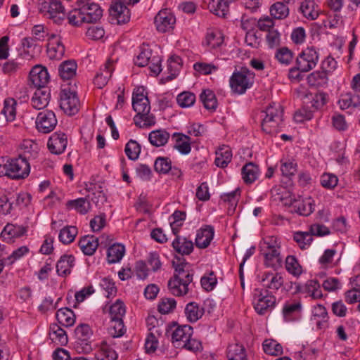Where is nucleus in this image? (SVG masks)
Here are the masks:
<instances>
[{"instance_id":"79ce46f5","label":"nucleus","mask_w":360,"mask_h":360,"mask_svg":"<svg viewBox=\"0 0 360 360\" xmlns=\"http://www.w3.org/2000/svg\"><path fill=\"white\" fill-rule=\"evenodd\" d=\"M185 314L190 322H195L202 317L204 309L200 308L195 302H190L185 308Z\"/></svg>"},{"instance_id":"2f4dec72","label":"nucleus","mask_w":360,"mask_h":360,"mask_svg":"<svg viewBox=\"0 0 360 360\" xmlns=\"http://www.w3.org/2000/svg\"><path fill=\"white\" fill-rule=\"evenodd\" d=\"M229 360H247V355L243 345L238 343L230 344L227 348Z\"/></svg>"},{"instance_id":"58836bf2","label":"nucleus","mask_w":360,"mask_h":360,"mask_svg":"<svg viewBox=\"0 0 360 360\" xmlns=\"http://www.w3.org/2000/svg\"><path fill=\"white\" fill-rule=\"evenodd\" d=\"M309 85L313 86H321L327 84L328 73L326 70L315 71L307 76Z\"/></svg>"},{"instance_id":"a19ab883","label":"nucleus","mask_w":360,"mask_h":360,"mask_svg":"<svg viewBox=\"0 0 360 360\" xmlns=\"http://www.w3.org/2000/svg\"><path fill=\"white\" fill-rule=\"evenodd\" d=\"M188 285H186L181 281L171 278L168 281L169 292L174 296H183L188 291Z\"/></svg>"},{"instance_id":"69168bd1","label":"nucleus","mask_w":360,"mask_h":360,"mask_svg":"<svg viewBox=\"0 0 360 360\" xmlns=\"http://www.w3.org/2000/svg\"><path fill=\"white\" fill-rule=\"evenodd\" d=\"M29 248L27 246H21L14 250L11 255L4 258V262L7 265L13 264L16 260L20 259L25 255L28 253Z\"/></svg>"},{"instance_id":"4be33fe9","label":"nucleus","mask_w":360,"mask_h":360,"mask_svg":"<svg viewBox=\"0 0 360 360\" xmlns=\"http://www.w3.org/2000/svg\"><path fill=\"white\" fill-rule=\"evenodd\" d=\"M174 250L181 255H188L193 250V243L185 237L176 236L172 242Z\"/></svg>"},{"instance_id":"1a4fd4ad","label":"nucleus","mask_w":360,"mask_h":360,"mask_svg":"<svg viewBox=\"0 0 360 360\" xmlns=\"http://www.w3.org/2000/svg\"><path fill=\"white\" fill-rule=\"evenodd\" d=\"M8 177L13 179H25L30 172V162L15 158L8 159Z\"/></svg>"},{"instance_id":"aec40b11","label":"nucleus","mask_w":360,"mask_h":360,"mask_svg":"<svg viewBox=\"0 0 360 360\" xmlns=\"http://www.w3.org/2000/svg\"><path fill=\"white\" fill-rule=\"evenodd\" d=\"M50 96L49 88L37 89L32 98V106L37 110L44 108L49 104Z\"/></svg>"},{"instance_id":"5fc2aeb1","label":"nucleus","mask_w":360,"mask_h":360,"mask_svg":"<svg viewBox=\"0 0 360 360\" xmlns=\"http://www.w3.org/2000/svg\"><path fill=\"white\" fill-rule=\"evenodd\" d=\"M153 53L148 46H143L139 54L135 60V64L139 67H145L150 64V61L153 58Z\"/></svg>"},{"instance_id":"49530a36","label":"nucleus","mask_w":360,"mask_h":360,"mask_svg":"<svg viewBox=\"0 0 360 360\" xmlns=\"http://www.w3.org/2000/svg\"><path fill=\"white\" fill-rule=\"evenodd\" d=\"M68 20L70 25L77 27L80 26L83 23H86L79 5H77V7L69 13Z\"/></svg>"},{"instance_id":"09e8293b","label":"nucleus","mask_w":360,"mask_h":360,"mask_svg":"<svg viewBox=\"0 0 360 360\" xmlns=\"http://www.w3.org/2000/svg\"><path fill=\"white\" fill-rule=\"evenodd\" d=\"M110 319V325L108 328V333L112 338H119L124 335L125 328L123 319Z\"/></svg>"},{"instance_id":"bf43d9fd","label":"nucleus","mask_w":360,"mask_h":360,"mask_svg":"<svg viewBox=\"0 0 360 360\" xmlns=\"http://www.w3.org/2000/svg\"><path fill=\"white\" fill-rule=\"evenodd\" d=\"M314 319L316 318H321V320H317L316 324L319 328H322V326L327 322L328 320V312L325 307L321 304L315 306L312 311Z\"/></svg>"},{"instance_id":"052dcab7","label":"nucleus","mask_w":360,"mask_h":360,"mask_svg":"<svg viewBox=\"0 0 360 360\" xmlns=\"http://www.w3.org/2000/svg\"><path fill=\"white\" fill-rule=\"evenodd\" d=\"M176 101L181 108H188L194 104L195 96L191 92L185 91L177 96Z\"/></svg>"},{"instance_id":"6e6552de","label":"nucleus","mask_w":360,"mask_h":360,"mask_svg":"<svg viewBox=\"0 0 360 360\" xmlns=\"http://www.w3.org/2000/svg\"><path fill=\"white\" fill-rule=\"evenodd\" d=\"M319 60V54L313 47L302 51L296 58V65L300 72H306L316 67Z\"/></svg>"},{"instance_id":"37998d69","label":"nucleus","mask_w":360,"mask_h":360,"mask_svg":"<svg viewBox=\"0 0 360 360\" xmlns=\"http://www.w3.org/2000/svg\"><path fill=\"white\" fill-rule=\"evenodd\" d=\"M270 13L275 19H284L289 14V8L284 2H276L271 6Z\"/></svg>"},{"instance_id":"7c9ffc66","label":"nucleus","mask_w":360,"mask_h":360,"mask_svg":"<svg viewBox=\"0 0 360 360\" xmlns=\"http://www.w3.org/2000/svg\"><path fill=\"white\" fill-rule=\"evenodd\" d=\"M125 252V248L120 243L111 245L107 252V259L108 263L114 264L120 262Z\"/></svg>"},{"instance_id":"bb28decb","label":"nucleus","mask_w":360,"mask_h":360,"mask_svg":"<svg viewBox=\"0 0 360 360\" xmlns=\"http://www.w3.org/2000/svg\"><path fill=\"white\" fill-rule=\"evenodd\" d=\"M56 319L60 325L70 327L75 322V315L72 309L68 307L61 308L56 312Z\"/></svg>"},{"instance_id":"c85d7f7f","label":"nucleus","mask_w":360,"mask_h":360,"mask_svg":"<svg viewBox=\"0 0 360 360\" xmlns=\"http://www.w3.org/2000/svg\"><path fill=\"white\" fill-rule=\"evenodd\" d=\"M75 257L72 255H65L60 257L56 264V271L59 276L70 274L74 266Z\"/></svg>"},{"instance_id":"423d86ee","label":"nucleus","mask_w":360,"mask_h":360,"mask_svg":"<svg viewBox=\"0 0 360 360\" xmlns=\"http://www.w3.org/2000/svg\"><path fill=\"white\" fill-rule=\"evenodd\" d=\"M254 74L247 68H242L240 71L234 72L230 78V86L234 93L244 94L250 88L253 83Z\"/></svg>"},{"instance_id":"c03bdc74","label":"nucleus","mask_w":360,"mask_h":360,"mask_svg":"<svg viewBox=\"0 0 360 360\" xmlns=\"http://www.w3.org/2000/svg\"><path fill=\"white\" fill-rule=\"evenodd\" d=\"M51 333V339L53 341H58L61 345H65L68 343V335L66 332L57 324H52L50 327Z\"/></svg>"},{"instance_id":"0e129e2a","label":"nucleus","mask_w":360,"mask_h":360,"mask_svg":"<svg viewBox=\"0 0 360 360\" xmlns=\"http://www.w3.org/2000/svg\"><path fill=\"white\" fill-rule=\"evenodd\" d=\"M75 335L82 342L87 341L92 335V331L87 324H80L75 328Z\"/></svg>"},{"instance_id":"de8ad7c7","label":"nucleus","mask_w":360,"mask_h":360,"mask_svg":"<svg viewBox=\"0 0 360 360\" xmlns=\"http://www.w3.org/2000/svg\"><path fill=\"white\" fill-rule=\"evenodd\" d=\"M96 358L97 360H116L117 354L106 343H103L96 353Z\"/></svg>"},{"instance_id":"dca6fc26","label":"nucleus","mask_w":360,"mask_h":360,"mask_svg":"<svg viewBox=\"0 0 360 360\" xmlns=\"http://www.w3.org/2000/svg\"><path fill=\"white\" fill-rule=\"evenodd\" d=\"M47 53L51 59L60 60L65 54V46L62 43L61 37L56 34L49 35Z\"/></svg>"},{"instance_id":"7ed1b4c3","label":"nucleus","mask_w":360,"mask_h":360,"mask_svg":"<svg viewBox=\"0 0 360 360\" xmlns=\"http://www.w3.org/2000/svg\"><path fill=\"white\" fill-rule=\"evenodd\" d=\"M283 111L282 106L274 103L262 111V131L266 134L277 133V128L283 121Z\"/></svg>"},{"instance_id":"412c9836","label":"nucleus","mask_w":360,"mask_h":360,"mask_svg":"<svg viewBox=\"0 0 360 360\" xmlns=\"http://www.w3.org/2000/svg\"><path fill=\"white\" fill-rule=\"evenodd\" d=\"M214 233V229L211 226L200 229L196 235L195 245L199 248H207L213 239Z\"/></svg>"},{"instance_id":"393cba45","label":"nucleus","mask_w":360,"mask_h":360,"mask_svg":"<svg viewBox=\"0 0 360 360\" xmlns=\"http://www.w3.org/2000/svg\"><path fill=\"white\" fill-rule=\"evenodd\" d=\"M98 245V240L94 236H86L79 241V246L84 254L92 255Z\"/></svg>"},{"instance_id":"a211bd4d","label":"nucleus","mask_w":360,"mask_h":360,"mask_svg":"<svg viewBox=\"0 0 360 360\" xmlns=\"http://www.w3.org/2000/svg\"><path fill=\"white\" fill-rule=\"evenodd\" d=\"M290 212L302 216H309L314 210V200L311 198L290 200Z\"/></svg>"},{"instance_id":"338daca9","label":"nucleus","mask_w":360,"mask_h":360,"mask_svg":"<svg viewBox=\"0 0 360 360\" xmlns=\"http://www.w3.org/2000/svg\"><path fill=\"white\" fill-rule=\"evenodd\" d=\"M222 41L223 39L220 33L217 34L214 32H210L207 34L205 43L212 49H216L221 44Z\"/></svg>"},{"instance_id":"6ab92c4d","label":"nucleus","mask_w":360,"mask_h":360,"mask_svg":"<svg viewBox=\"0 0 360 360\" xmlns=\"http://www.w3.org/2000/svg\"><path fill=\"white\" fill-rule=\"evenodd\" d=\"M49 80L47 70L40 65L34 66L30 72V81L37 89L48 88L46 86Z\"/></svg>"},{"instance_id":"774afa93","label":"nucleus","mask_w":360,"mask_h":360,"mask_svg":"<svg viewBox=\"0 0 360 360\" xmlns=\"http://www.w3.org/2000/svg\"><path fill=\"white\" fill-rule=\"evenodd\" d=\"M176 302L173 298H162L158 304V310L165 314L171 312L176 307Z\"/></svg>"},{"instance_id":"f03ea898","label":"nucleus","mask_w":360,"mask_h":360,"mask_svg":"<svg viewBox=\"0 0 360 360\" xmlns=\"http://www.w3.org/2000/svg\"><path fill=\"white\" fill-rule=\"evenodd\" d=\"M193 328L189 325H174L167 329L166 334L171 337V342L176 348L185 349L192 352H200L202 349L201 342L193 338Z\"/></svg>"},{"instance_id":"13d9d810","label":"nucleus","mask_w":360,"mask_h":360,"mask_svg":"<svg viewBox=\"0 0 360 360\" xmlns=\"http://www.w3.org/2000/svg\"><path fill=\"white\" fill-rule=\"evenodd\" d=\"M124 151L129 159L136 160L140 154L141 146L136 141L131 139L126 144Z\"/></svg>"},{"instance_id":"4d7b16f0","label":"nucleus","mask_w":360,"mask_h":360,"mask_svg":"<svg viewBox=\"0 0 360 360\" xmlns=\"http://www.w3.org/2000/svg\"><path fill=\"white\" fill-rule=\"evenodd\" d=\"M275 58L283 65H289L293 58L292 52L287 47H281L276 50Z\"/></svg>"},{"instance_id":"e2e57ef3","label":"nucleus","mask_w":360,"mask_h":360,"mask_svg":"<svg viewBox=\"0 0 360 360\" xmlns=\"http://www.w3.org/2000/svg\"><path fill=\"white\" fill-rule=\"evenodd\" d=\"M172 162L168 158H158L154 163L155 170L158 173L166 174L172 169Z\"/></svg>"},{"instance_id":"864d4df0","label":"nucleus","mask_w":360,"mask_h":360,"mask_svg":"<svg viewBox=\"0 0 360 360\" xmlns=\"http://www.w3.org/2000/svg\"><path fill=\"white\" fill-rule=\"evenodd\" d=\"M263 349L266 354L271 356H278L283 354V347L276 341L265 340L263 343Z\"/></svg>"},{"instance_id":"8fccbe9b","label":"nucleus","mask_w":360,"mask_h":360,"mask_svg":"<svg viewBox=\"0 0 360 360\" xmlns=\"http://www.w3.org/2000/svg\"><path fill=\"white\" fill-rule=\"evenodd\" d=\"M16 102L13 98H8L4 101V106L1 110V113L4 115L7 121H13L15 118Z\"/></svg>"},{"instance_id":"b1692460","label":"nucleus","mask_w":360,"mask_h":360,"mask_svg":"<svg viewBox=\"0 0 360 360\" xmlns=\"http://www.w3.org/2000/svg\"><path fill=\"white\" fill-rule=\"evenodd\" d=\"M234 0H212L208 8L214 14L219 17H225L229 11V5Z\"/></svg>"},{"instance_id":"39448f33","label":"nucleus","mask_w":360,"mask_h":360,"mask_svg":"<svg viewBox=\"0 0 360 360\" xmlns=\"http://www.w3.org/2000/svg\"><path fill=\"white\" fill-rule=\"evenodd\" d=\"M38 9L40 13L56 24H60L65 18V8L59 0H41Z\"/></svg>"},{"instance_id":"c9c22d12","label":"nucleus","mask_w":360,"mask_h":360,"mask_svg":"<svg viewBox=\"0 0 360 360\" xmlns=\"http://www.w3.org/2000/svg\"><path fill=\"white\" fill-rule=\"evenodd\" d=\"M242 175L246 184H252L258 177L259 168L252 162L247 163L242 168Z\"/></svg>"},{"instance_id":"4468645a","label":"nucleus","mask_w":360,"mask_h":360,"mask_svg":"<svg viewBox=\"0 0 360 360\" xmlns=\"http://www.w3.org/2000/svg\"><path fill=\"white\" fill-rule=\"evenodd\" d=\"M175 22V16L167 8L160 11L154 20L156 29L160 32H166L172 30Z\"/></svg>"},{"instance_id":"473e14b6","label":"nucleus","mask_w":360,"mask_h":360,"mask_svg":"<svg viewBox=\"0 0 360 360\" xmlns=\"http://www.w3.org/2000/svg\"><path fill=\"white\" fill-rule=\"evenodd\" d=\"M169 139V134L163 129L153 131L149 134L150 143L156 147L165 145Z\"/></svg>"},{"instance_id":"f8f14e48","label":"nucleus","mask_w":360,"mask_h":360,"mask_svg":"<svg viewBox=\"0 0 360 360\" xmlns=\"http://www.w3.org/2000/svg\"><path fill=\"white\" fill-rule=\"evenodd\" d=\"M57 122L55 113L50 110H46L38 114L36 127L39 132L47 134L55 129Z\"/></svg>"},{"instance_id":"f3484780","label":"nucleus","mask_w":360,"mask_h":360,"mask_svg":"<svg viewBox=\"0 0 360 360\" xmlns=\"http://www.w3.org/2000/svg\"><path fill=\"white\" fill-rule=\"evenodd\" d=\"M68 145L67 135L61 131L53 133L48 141V148L53 154L60 155L63 153Z\"/></svg>"},{"instance_id":"ea45409f","label":"nucleus","mask_w":360,"mask_h":360,"mask_svg":"<svg viewBox=\"0 0 360 360\" xmlns=\"http://www.w3.org/2000/svg\"><path fill=\"white\" fill-rule=\"evenodd\" d=\"M200 99L206 109L210 110H216L217 107V101L214 93L212 90H203L200 95Z\"/></svg>"},{"instance_id":"f704fd0d","label":"nucleus","mask_w":360,"mask_h":360,"mask_svg":"<svg viewBox=\"0 0 360 360\" xmlns=\"http://www.w3.org/2000/svg\"><path fill=\"white\" fill-rule=\"evenodd\" d=\"M69 209H74L77 212L85 214L91 209V204L86 198H79L76 200H69L66 203Z\"/></svg>"},{"instance_id":"603ef678","label":"nucleus","mask_w":360,"mask_h":360,"mask_svg":"<svg viewBox=\"0 0 360 360\" xmlns=\"http://www.w3.org/2000/svg\"><path fill=\"white\" fill-rule=\"evenodd\" d=\"M77 234V229L75 226H67L62 229L59 233V240L64 244L72 243Z\"/></svg>"},{"instance_id":"9b49d317","label":"nucleus","mask_w":360,"mask_h":360,"mask_svg":"<svg viewBox=\"0 0 360 360\" xmlns=\"http://www.w3.org/2000/svg\"><path fill=\"white\" fill-rule=\"evenodd\" d=\"M76 5H79L86 23L97 22L103 15V10L96 3L89 2L88 0H77Z\"/></svg>"},{"instance_id":"cd10ccee","label":"nucleus","mask_w":360,"mask_h":360,"mask_svg":"<svg viewBox=\"0 0 360 360\" xmlns=\"http://www.w3.org/2000/svg\"><path fill=\"white\" fill-rule=\"evenodd\" d=\"M232 158V152L227 146H223L216 151L215 165L221 168L226 167L231 162Z\"/></svg>"},{"instance_id":"2eb2a0df","label":"nucleus","mask_w":360,"mask_h":360,"mask_svg":"<svg viewBox=\"0 0 360 360\" xmlns=\"http://www.w3.org/2000/svg\"><path fill=\"white\" fill-rule=\"evenodd\" d=\"M39 145L32 140H23L18 146V157L27 162L35 160L39 156Z\"/></svg>"},{"instance_id":"ddd939ff","label":"nucleus","mask_w":360,"mask_h":360,"mask_svg":"<svg viewBox=\"0 0 360 360\" xmlns=\"http://www.w3.org/2000/svg\"><path fill=\"white\" fill-rule=\"evenodd\" d=\"M110 15L112 20L118 25L125 24L129 21L130 11L125 5V1L117 0L110 7Z\"/></svg>"},{"instance_id":"72a5a7b5","label":"nucleus","mask_w":360,"mask_h":360,"mask_svg":"<svg viewBox=\"0 0 360 360\" xmlns=\"http://www.w3.org/2000/svg\"><path fill=\"white\" fill-rule=\"evenodd\" d=\"M77 63L74 60H66L59 66V75L60 77L65 79H72L76 74Z\"/></svg>"},{"instance_id":"9d476101","label":"nucleus","mask_w":360,"mask_h":360,"mask_svg":"<svg viewBox=\"0 0 360 360\" xmlns=\"http://www.w3.org/2000/svg\"><path fill=\"white\" fill-rule=\"evenodd\" d=\"M175 259L176 261H172V266L174 268V274L172 278L181 281L186 285H189L193 281V277L189 264L179 257H176Z\"/></svg>"},{"instance_id":"20e7f679","label":"nucleus","mask_w":360,"mask_h":360,"mask_svg":"<svg viewBox=\"0 0 360 360\" xmlns=\"http://www.w3.org/2000/svg\"><path fill=\"white\" fill-rule=\"evenodd\" d=\"M260 248L264 252V264L266 266L271 267L274 270L281 267L282 258L279 251L280 246L276 237L271 236L264 238Z\"/></svg>"},{"instance_id":"c756f323","label":"nucleus","mask_w":360,"mask_h":360,"mask_svg":"<svg viewBox=\"0 0 360 360\" xmlns=\"http://www.w3.org/2000/svg\"><path fill=\"white\" fill-rule=\"evenodd\" d=\"M276 297L271 295L262 296L255 305V309L259 314H264L269 309L274 307Z\"/></svg>"},{"instance_id":"a878e982","label":"nucleus","mask_w":360,"mask_h":360,"mask_svg":"<svg viewBox=\"0 0 360 360\" xmlns=\"http://www.w3.org/2000/svg\"><path fill=\"white\" fill-rule=\"evenodd\" d=\"M27 227L13 224H8L1 232V236L5 240L20 238L27 232Z\"/></svg>"},{"instance_id":"a18cd8bd","label":"nucleus","mask_w":360,"mask_h":360,"mask_svg":"<svg viewBox=\"0 0 360 360\" xmlns=\"http://www.w3.org/2000/svg\"><path fill=\"white\" fill-rule=\"evenodd\" d=\"M304 291L314 299H319L323 296L321 285L316 280L308 281L304 285Z\"/></svg>"},{"instance_id":"6e6d98bb","label":"nucleus","mask_w":360,"mask_h":360,"mask_svg":"<svg viewBox=\"0 0 360 360\" xmlns=\"http://www.w3.org/2000/svg\"><path fill=\"white\" fill-rule=\"evenodd\" d=\"M109 313L110 316V319H122L123 316L126 313L124 304L120 300H117L114 304H112L110 306Z\"/></svg>"},{"instance_id":"4c0bfd02","label":"nucleus","mask_w":360,"mask_h":360,"mask_svg":"<svg viewBox=\"0 0 360 360\" xmlns=\"http://www.w3.org/2000/svg\"><path fill=\"white\" fill-rule=\"evenodd\" d=\"M173 136L176 137L174 148L177 149L181 154H188L191 150L190 137L178 133H174Z\"/></svg>"},{"instance_id":"f257e3e1","label":"nucleus","mask_w":360,"mask_h":360,"mask_svg":"<svg viewBox=\"0 0 360 360\" xmlns=\"http://www.w3.org/2000/svg\"><path fill=\"white\" fill-rule=\"evenodd\" d=\"M132 108L137 114L134 117L135 124L140 128H147L155 124V117L150 113L149 100L144 94L143 87L136 89L132 95Z\"/></svg>"},{"instance_id":"680f3d73","label":"nucleus","mask_w":360,"mask_h":360,"mask_svg":"<svg viewBox=\"0 0 360 360\" xmlns=\"http://www.w3.org/2000/svg\"><path fill=\"white\" fill-rule=\"evenodd\" d=\"M293 238L301 249L307 248L313 240L310 232H297Z\"/></svg>"},{"instance_id":"5701e85b","label":"nucleus","mask_w":360,"mask_h":360,"mask_svg":"<svg viewBox=\"0 0 360 360\" xmlns=\"http://www.w3.org/2000/svg\"><path fill=\"white\" fill-rule=\"evenodd\" d=\"M260 281L264 287L277 290L283 283V278L279 274L265 273L262 276Z\"/></svg>"},{"instance_id":"e433bc0d","label":"nucleus","mask_w":360,"mask_h":360,"mask_svg":"<svg viewBox=\"0 0 360 360\" xmlns=\"http://www.w3.org/2000/svg\"><path fill=\"white\" fill-rule=\"evenodd\" d=\"M316 6V3L313 0H304L301 3L300 10L306 18L315 20L319 16Z\"/></svg>"},{"instance_id":"0eeeda50","label":"nucleus","mask_w":360,"mask_h":360,"mask_svg":"<svg viewBox=\"0 0 360 360\" xmlns=\"http://www.w3.org/2000/svg\"><path fill=\"white\" fill-rule=\"evenodd\" d=\"M80 103L75 91L65 88L61 91L60 106L68 115H73L79 110Z\"/></svg>"},{"instance_id":"3c124183","label":"nucleus","mask_w":360,"mask_h":360,"mask_svg":"<svg viewBox=\"0 0 360 360\" xmlns=\"http://www.w3.org/2000/svg\"><path fill=\"white\" fill-rule=\"evenodd\" d=\"M286 270L295 276H299L302 272V266L295 256L289 255L285 259Z\"/></svg>"}]
</instances>
